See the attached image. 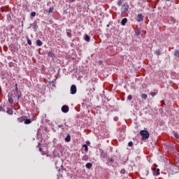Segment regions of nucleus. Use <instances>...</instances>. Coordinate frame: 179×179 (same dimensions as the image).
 I'll list each match as a JSON object with an SVG mask.
<instances>
[{
	"label": "nucleus",
	"mask_w": 179,
	"mask_h": 179,
	"mask_svg": "<svg viewBox=\"0 0 179 179\" xmlns=\"http://www.w3.org/2000/svg\"><path fill=\"white\" fill-rule=\"evenodd\" d=\"M19 99H20V94H16L15 92L9 93L8 94V102L10 104H13L15 101H19Z\"/></svg>",
	"instance_id": "f257e3e1"
},
{
	"label": "nucleus",
	"mask_w": 179,
	"mask_h": 179,
	"mask_svg": "<svg viewBox=\"0 0 179 179\" xmlns=\"http://www.w3.org/2000/svg\"><path fill=\"white\" fill-rule=\"evenodd\" d=\"M140 135L142 136L143 141H146V139L149 138V131H148L147 130H141L140 131Z\"/></svg>",
	"instance_id": "f03ea898"
},
{
	"label": "nucleus",
	"mask_w": 179,
	"mask_h": 179,
	"mask_svg": "<svg viewBox=\"0 0 179 179\" xmlns=\"http://www.w3.org/2000/svg\"><path fill=\"white\" fill-rule=\"evenodd\" d=\"M129 8V6H128V4H124L121 8L122 15H124V13H127L128 11Z\"/></svg>",
	"instance_id": "7ed1b4c3"
},
{
	"label": "nucleus",
	"mask_w": 179,
	"mask_h": 179,
	"mask_svg": "<svg viewBox=\"0 0 179 179\" xmlns=\"http://www.w3.org/2000/svg\"><path fill=\"white\" fill-rule=\"evenodd\" d=\"M76 91H77L76 85H71V94H76Z\"/></svg>",
	"instance_id": "20e7f679"
},
{
	"label": "nucleus",
	"mask_w": 179,
	"mask_h": 179,
	"mask_svg": "<svg viewBox=\"0 0 179 179\" xmlns=\"http://www.w3.org/2000/svg\"><path fill=\"white\" fill-rule=\"evenodd\" d=\"M62 113H68V111H69V107L68 106H63L62 107Z\"/></svg>",
	"instance_id": "39448f33"
},
{
	"label": "nucleus",
	"mask_w": 179,
	"mask_h": 179,
	"mask_svg": "<svg viewBox=\"0 0 179 179\" xmlns=\"http://www.w3.org/2000/svg\"><path fill=\"white\" fill-rule=\"evenodd\" d=\"M66 34L68 37H72V30L66 29Z\"/></svg>",
	"instance_id": "423d86ee"
},
{
	"label": "nucleus",
	"mask_w": 179,
	"mask_h": 179,
	"mask_svg": "<svg viewBox=\"0 0 179 179\" xmlns=\"http://www.w3.org/2000/svg\"><path fill=\"white\" fill-rule=\"evenodd\" d=\"M128 22V20L127 18H123L121 22V24L122 26H125L127 24V22Z\"/></svg>",
	"instance_id": "0eeeda50"
},
{
	"label": "nucleus",
	"mask_w": 179,
	"mask_h": 179,
	"mask_svg": "<svg viewBox=\"0 0 179 179\" xmlns=\"http://www.w3.org/2000/svg\"><path fill=\"white\" fill-rule=\"evenodd\" d=\"M143 20V15L142 14L138 15V22H142Z\"/></svg>",
	"instance_id": "6e6552de"
},
{
	"label": "nucleus",
	"mask_w": 179,
	"mask_h": 179,
	"mask_svg": "<svg viewBox=\"0 0 179 179\" xmlns=\"http://www.w3.org/2000/svg\"><path fill=\"white\" fill-rule=\"evenodd\" d=\"M24 123L27 125L29 124H31V120L30 119H24Z\"/></svg>",
	"instance_id": "1a4fd4ad"
},
{
	"label": "nucleus",
	"mask_w": 179,
	"mask_h": 179,
	"mask_svg": "<svg viewBox=\"0 0 179 179\" xmlns=\"http://www.w3.org/2000/svg\"><path fill=\"white\" fill-rule=\"evenodd\" d=\"M32 26V29H34L35 30L38 29V26H37V23L34 22L33 24H31Z\"/></svg>",
	"instance_id": "9d476101"
},
{
	"label": "nucleus",
	"mask_w": 179,
	"mask_h": 179,
	"mask_svg": "<svg viewBox=\"0 0 179 179\" xmlns=\"http://www.w3.org/2000/svg\"><path fill=\"white\" fill-rule=\"evenodd\" d=\"M85 41L89 43V41H90V36L87 34H85Z\"/></svg>",
	"instance_id": "9b49d317"
},
{
	"label": "nucleus",
	"mask_w": 179,
	"mask_h": 179,
	"mask_svg": "<svg viewBox=\"0 0 179 179\" xmlns=\"http://www.w3.org/2000/svg\"><path fill=\"white\" fill-rule=\"evenodd\" d=\"M36 44H37V45H38V47H41L43 45V42H41V41L40 39H38L36 41Z\"/></svg>",
	"instance_id": "f8f14e48"
},
{
	"label": "nucleus",
	"mask_w": 179,
	"mask_h": 179,
	"mask_svg": "<svg viewBox=\"0 0 179 179\" xmlns=\"http://www.w3.org/2000/svg\"><path fill=\"white\" fill-rule=\"evenodd\" d=\"M25 117H21L17 118L18 122H24Z\"/></svg>",
	"instance_id": "ddd939ff"
},
{
	"label": "nucleus",
	"mask_w": 179,
	"mask_h": 179,
	"mask_svg": "<svg viewBox=\"0 0 179 179\" xmlns=\"http://www.w3.org/2000/svg\"><path fill=\"white\" fill-rule=\"evenodd\" d=\"M141 99H143V100H146L148 99V94H141Z\"/></svg>",
	"instance_id": "4468645a"
},
{
	"label": "nucleus",
	"mask_w": 179,
	"mask_h": 179,
	"mask_svg": "<svg viewBox=\"0 0 179 179\" xmlns=\"http://www.w3.org/2000/svg\"><path fill=\"white\" fill-rule=\"evenodd\" d=\"M174 55L176 58H179V50H177L174 52Z\"/></svg>",
	"instance_id": "2eb2a0df"
},
{
	"label": "nucleus",
	"mask_w": 179,
	"mask_h": 179,
	"mask_svg": "<svg viewBox=\"0 0 179 179\" xmlns=\"http://www.w3.org/2000/svg\"><path fill=\"white\" fill-rule=\"evenodd\" d=\"M82 160H85V162L89 160V156H87V155H84L83 157H82Z\"/></svg>",
	"instance_id": "dca6fc26"
},
{
	"label": "nucleus",
	"mask_w": 179,
	"mask_h": 179,
	"mask_svg": "<svg viewBox=\"0 0 179 179\" xmlns=\"http://www.w3.org/2000/svg\"><path fill=\"white\" fill-rule=\"evenodd\" d=\"M93 165L92 164V163H87L86 164V165H85V167L87 168V169H92V166Z\"/></svg>",
	"instance_id": "f3484780"
},
{
	"label": "nucleus",
	"mask_w": 179,
	"mask_h": 179,
	"mask_svg": "<svg viewBox=\"0 0 179 179\" xmlns=\"http://www.w3.org/2000/svg\"><path fill=\"white\" fill-rule=\"evenodd\" d=\"M66 142H71V136L69 134L67 135L66 138H65Z\"/></svg>",
	"instance_id": "a211bd4d"
},
{
	"label": "nucleus",
	"mask_w": 179,
	"mask_h": 179,
	"mask_svg": "<svg viewBox=\"0 0 179 179\" xmlns=\"http://www.w3.org/2000/svg\"><path fill=\"white\" fill-rule=\"evenodd\" d=\"M10 50L11 51H15V45L13 44L10 45Z\"/></svg>",
	"instance_id": "6ab92c4d"
},
{
	"label": "nucleus",
	"mask_w": 179,
	"mask_h": 179,
	"mask_svg": "<svg viewBox=\"0 0 179 179\" xmlns=\"http://www.w3.org/2000/svg\"><path fill=\"white\" fill-rule=\"evenodd\" d=\"M48 57H50L51 58L54 57V53H52V52H48Z\"/></svg>",
	"instance_id": "aec40b11"
},
{
	"label": "nucleus",
	"mask_w": 179,
	"mask_h": 179,
	"mask_svg": "<svg viewBox=\"0 0 179 179\" xmlns=\"http://www.w3.org/2000/svg\"><path fill=\"white\" fill-rule=\"evenodd\" d=\"M52 12H54V7H50L48 10L49 15L50 13H52Z\"/></svg>",
	"instance_id": "412c9836"
},
{
	"label": "nucleus",
	"mask_w": 179,
	"mask_h": 179,
	"mask_svg": "<svg viewBox=\"0 0 179 179\" xmlns=\"http://www.w3.org/2000/svg\"><path fill=\"white\" fill-rule=\"evenodd\" d=\"M83 148H85V152H88L89 148H87V145L86 144L83 145Z\"/></svg>",
	"instance_id": "4be33fe9"
},
{
	"label": "nucleus",
	"mask_w": 179,
	"mask_h": 179,
	"mask_svg": "<svg viewBox=\"0 0 179 179\" xmlns=\"http://www.w3.org/2000/svg\"><path fill=\"white\" fill-rule=\"evenodd\" d=\"M156 94H157V92H150V96H152V97H155V96H156Z\"/></svg>",
	"instance_id": "5701e85b"
},
{
	"label": "nucleus",
	"mask_w": 179,
	"mask_h": 179,
	"mask_svg": "<svg viewBox=\"0 0 179 179\" xmlns=\"http://www.w3.org/2000/svg\"><path fill=\"white\" fill-rule=\"evenodd\" d=\"M155 54L157 55H160V54H162V52L160 51V50H157L155 51Z\"/></svg>",
	"instance_id": "b1692460"
},
{
	"label": "nucleus",
	"mask_w": 179,
	"mask_h": 179,
	"mask_svg": "<svg viewBox=\"0 0 179 179\" xmlns=\"http://www.w3.org/2000/svg\"><path fill=\"white\" fill-rule=\"evenodd\" d=\"M117 5H118V6H121L122 5V1L119 0L118 2H117Z\"/></svg>",
	"instance_id": "393cba45"
},
{
	"label": "nucleus",
	"mask_w": 179,
	"mask_h": 179,
	"mask_svg": "<svg viewBox=\"0 0 179 179\" xmlns=\"http://www.w3.org/2000/svg\"><path fill=\"white\" fill-rule=\"evenodd\" d=\"M13 93H15L16 94H19V91L17 90V87H15V91L13 92Z\"/></svg>",
	"instance_id": "a878e982"
},
{
	"label": "nucleus",
	"mask_w": 179,
	"mask_h": 179,
	"mask_svg": "<svg viewBox=\"0 0 179 179\" xmlns=\"http://www.w3.org/2000/svg\"><path fill=\"white\" fill-rule=\"evenodd\" d=\"M39 152H41L42 155H45V152H44V151H43V149L41 147H39Z\"/></svg>",
	"instance_id": "bb28decb"
},
{
	"label": "nucleus",
	"mask_w": 179,
	"mask_h": 179,
	"mask_svg": "<svg viewBox=\"0 0 179 179\" xmlns=\"http://www.w3.org/2000/svg\"><path fill=\"white\" fill-rule=\"evenodd\" d=\"M141 35V31L137 30L136 31V36H140Z\"/></svg>",
	"instance_id": "cd10ccee"
},
{
	"label": "nucleus",
	"mask_w": 179,
	"mask_h": 179,
	"mask_svg": "<svg viewBox=\"0 0 179 179\" xmlns=\"http://www.w3.org/2000/svg\"><path fill=\"white\" fill-rule=\"evenodd\" d=\"M27 44H29V45H31V41L29 38H27Z\"/></svg>",
	"instance_id": "c85d7f7f"
},
{
	"label": "nucleus",
	"mask_w": 179,
	"mask_h": 179,
	"mask_svg": "<svg viewBox=\"0 0 179 179\" xmlns=\"http://www.w3.org/2000/svg\"><path fill=\"white\" fill-rule=\"evenodd\" d=\"M174 136H175V138H176V139H179V135L178 133H175Z\"/></svg>",
	"instance_id": "c756f323"
},
{
	"label": "nucleus",
	"mask_w": 179,
	"mask_h": 179,
	"mask_svg": "<svg viewBox=\"0 0 179 179\" xmlns=\"http://www.w3.org/2000/svg\"><path fill=\"white\" fill-rule=\"evenodd\" d=\"M7 113H8V114H10V115L13 114V112L12 111V110H8L7 111Z\"/></svg>",
	"instance_id": "7c9ffc66"
},
{
	"label": "nucleus",
	"mask_w": 179,
	"mask_h": 179,
	"mask_svg": "<svg viewBox=\"0 0 179 179\" xmlns=\"http://www.w3.org/2000/svg\"><path fill=\"white\" fill-rule=\"evenodd\" d=\"M31 16L32 17H34V16H36V12H32V13H31Z\"/></svg>",
	"instance_id": "2f4dec72"
},
{
	"label": "nucleus",
	"mask_w": 179,
	"mask_h": 179,
	"mask_svg": "<svg viewBox=\"0 0 179 179\" xmlns=\"http://www.w3.org/2000/svg\"><path fill=\"white\" fill-rule=\"evenodd\" d=\"M132 145H134V143H132V141L129 142L128 146L131 147V146H132Z\"/></svg>",
	"instance_id": "473e14b6"
},
{
	"label": "nucleus",
	"mask_w": 179,
	"mask_h": 179,
	"mask_svg": "<svg viewBox=\"0 0 179 179\" xmlns=\"http://www.w3.org/2000/svg\"><path fill=\"white\" fill-rule=\"evenodd\" d=\"M157 176H159L160 174V169H157Z\"/></svg>",
	"instance_id": "72a5a7b5"
},
{
	"label": "nucleus",
	"mask_w": 179,
	"mask_h": 179,
	"mask_svg": "<svg viewBox=\"0 0 179 179\" xmlns=\"http://www.w3.org/2000/svg\"><path fill=\"white\" fill-rule=\"evenodd\" d=\"M132 99V95H129L127 96V100H131Z\"/></svg>",
	"instance_id": "f704fd0d"
},
{
	"label": "nucleus",
	"mask_w": 179,
	"mask_h": 179,
	"mask_svg": "<svg viewBox=\"0 0 179 179\" xmlns=\"http://www.w3.org/2000/svg\"><path fill=\"white\" fill-rule=\"evenodd\" d=\"M108 162H114V159H113V158H108Z\"/></svg>",
	"instance_id": "c9c22d12"
},
{
	"label": "nucleus",
	"mask_w": 179,
	"mask_h": 179,
	"mask_svg": "<svg viewBox=\"0 0 179 179\" xmlns=\"http://www.w3.org/2000/svg\"><path fill=\"white\" fill-rule=\"evenodd\" d=\"M121 173H125V170L122 169V170L121 171Z\"/></svg>",
	"instance_id": "e433bc0d"
},
{
	"label": "nucleus",
	"mask_w": 179,
	"mask_h": 179,
	"mask_svg": "<svg viewBox=\"0 0 179 179\" xmlns=\"http://www.w3.org/2000/svg\"><path fill=\"white\" fill-rule=\"evenodd\" d=\"M87 145H90V141H87Z\"/></svg>",
	"instance_id": "4c0bfd02"
},
{
	"label": "nucleus",
	"mask_w": 179,
	"mask_h": 179,
	"mask_svg": "<svg viewBox=\"0 0 179 179\" xmlns=\"http://www.w3.org/2000/svg\"><path fill=\"white\" fill-rule=\"evenodd\" d=\"M71 2H75V0H70Z\"/></svg>",
	"instance_id": "58836bf2"
},
{
	"label": "nucleus",
	"mask_w": 179,
	"mask_h": 179,
	"mask_svg": "<svg viewBox=\"0 0 179 179\" xmlns=\"http://www.w3.org/2000/svg\"><path fill=\"white\" fill-rule=\"evenodd\" d=\"M62 127H63L62 125L59 126V128H62Z\"/></svg>",
	"instance_id": "ea45409f"
},
{
	"label": "nucleus",
	"mask_w": 179,
	"mask_h": 179,
	"mask_svg": "<svg viewBox=\"0 0 179 179\" xmlns=\"http://www.w3.org/2000/svg\"><path fill=\"white\" fill-rule=\"evenodd\" d=\"M9 66H12V64H9Z\"/></svg>",
	"instance_id": "a19ab883"
},
{
	"label": "nucleus",
	"mask_w": 179,
	"mask_h": 179,
	"mask_svg": "<svg viewBox=\"0 0 179 179\" xmlns=\"http://www.w3.org/2000/svg\"><path fill=\"white\" fill-rule=\"evenodd\" d=\"M148 174H149V172L147 171V176H148Z\"/></svg>",
	"instance_id": "79ce46f5"
},
{
	"label": "nucleus",
	"mask_w": 179,
	"mask_h": 179,
	"mask_svg": "<svg viewBox=\"0 0 179 179\" xmlns=\"http://www.w3.org/2000/svg\"><path fill=\"white\" fill-rule=\"evenodd\" d=\"M148 174H149V172L147 171V176H148Z\"/></svg>",
	"instance_id": "37998d69"
},
{
	"label": "nucleus",
	"mask_w": 179,
	"mask_h": 179,
	"mask_svg": "<svg viewBox=\"0 0 179 179\" xmlns=\"http://www.w3.org/2000/svg\"><path fill=\"white\" fill-rule=\"evenodd\" d=\"M38 146H40V143H38Z\"/></svg>",
	"instance_id": "c03bdc74"
}]
</instances>
